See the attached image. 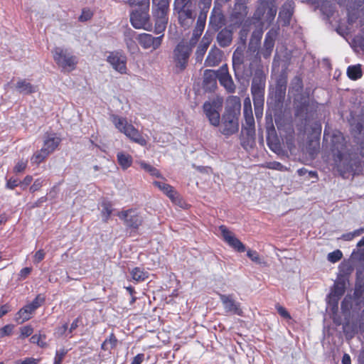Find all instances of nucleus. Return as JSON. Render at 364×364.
Masks as SVG:
<instances>
[{"label":"nucleus","mask_w":364,"mask_h":364,"mask_svg":"<svg viewBox=\"0 0 364 364\" xmlns=\"http://www.w3.org/2000/svg\"><path fill=\"white\" fill-rule=\"evenodd\" d=\"M39 360L34 358H26L23 360H17L16 364H38Z\"/></svg>","instance_id":"63"},{"label":"nucleus","mask_w":364,"mask_h":364,"mask_svg":"<svg viewBox=\"0 0 364 364\" xmlns=\"http://www.w3.org/2000/svg\"><path fill=\"white\" fill-rule=\"evenodd\" d=\"M252 76L251 94L255 117L258 119L262 117L264 102L266 75L263 70V66L257 67Z\"/></svg>","instance_id":"3"},{"label":"nucleus","mask_w":364,"mask_h":364,"mask_svg":"<svg viewBox=\"0 0 364 364\" xmlns=\"http://www.w3.org/2000/svg\"><path fill=\"white\" fill-rule=\"evenodd\" d=\"M267 141L271 149H272L271 144L274 141H277L276 130L272 124L267 127Z\"/></svg>","instance_id":"49"},{"label":"nucleus","mask_w":364,"mask_h":364,"mask_svg":"<svg viewBox=\"0 0 364 364\" xmlns=\"http://www.w3.org/2000/svg\"><path fill=\"white\" fill-rule=\"evenodd\" d=\"M235 77L238 83L247 86L257 67H262L261 63L257 62L244 55L243 51L237 48L232 57Z\"/></svg>","instance_id":"1"},{"label":"nucleus","mask_w":364,"mask_h":364,"mask_svg":"<svg viewBox=\"0 0 364 364\" xmlns=\"http://www.w3.org/2000/svg\"><path fill=\"white\" fill-rule=\"evenodd\" d=\"M223 57V51L218 48L215 46L211 48L208 55L205 60V66L214 67L218 65Z\"/></svg>","instance_id":"27"},{"label":"nucleus","mask_w":364,"mask_h":364,"mask_svg":"<svg viewBox=\"0 0 364 364\" xmlns=\"http://www.w3.org/2000/svg\"><path fill=\"white\" fill-rule=\"evenodd\" d=\"M353 143L360 154L364 157V122L358 120L350 124Z\"/></svg>","instance_id":"9"},{"label":"nucleus","mask_w":364,"mask_h":364,"mask_svg":"<svg viewBox=\"0 0 364 364\" xmlns=\"http://www.w3.org/2000/svg\"><path fill=\"white\" fill-rule=\"evenodd\" d=\"M218 70H205L203 73V89L206 92H213L217 88Z\"/></svg>","instance_id":"20"},{"label":"nucleus","mask_w":364,"mask_h":364,"mask_svg":"<svg viewBox=\"0 0 364 364\" xmlns=\"http://www.w3.org/2000/svg\"><path fill=\"white\" fill-rule=\"evenodd\" d=\"M124 220V225L132 229L136 230L143 223L142 217L134 209L123 210L117 214Z\"/></svg>","instance_id":"10"},{"label":"nucleus","mask_w":364,"mask_h":364,"mask_svg":"<svg viewBox=\"0 0 364 364\" xmlns=\"http://www.w3.org/2000/svg\"><path fill=\"white\" fill-rule=\"evenodd\" d=\"M218 80L228 93L235 92L236 85L229 73L227 64L223 65L218 70Z\"/></svg>","instance_id":"13"},{"label":"nucleus","mask_w":364,"mask_h":364,"mask_svg":"<svg viewBox=\"0 0 364 364\" xmlns=\"http://www.w3.org/2000/svg\"><path fill=\"white\" fill-rule=\"evenodd\" d=\"M343 257V253L341 250H336L332 252H330L328 255V260L332 263L337 262L339 261Z\"/></svg>","instance_id":"54"},{"label":"nucleus","mask_w":364,"mask_h":364,"mask_svg":"<svg viewBox=\"0 0 364 364\" xmlns=\"http://www.w3.org/2000/svg\"><path fill=\"white\" fill-rule=\"evenodd\" d=\"M355 297L357 299L364 298V287L362 286L356 287L354 291Z\"/></svg>","instance_id":"64"},{"label":"nucleus","mask_w":364,"mask_h":364,"mask_svg":"<svg viewBox=\"0 0 364 364\" xmlns=\"http://www.w3.org/2000/svg\"><path fill=\"white\" fill-rule=\"evenodd\" d=\"M131 6H136L135 9H149V0H128Z\"/></svg>","instance_id":"50"},{"label":"nucleus","mask_w":364,"mask_h":364,"mask_svg":"<svg viewBox=\"0 0 364 364\" xmlns=\"http://www.w3.org/2000/svg\"><path fill=\"white\" fill-rule=\"evenodd\" d=\"M212 0H200L198 2V9L200 10L198 16L203 18H207V14L210 10Z\"/></svg>","instance_id":"42"},{"label":"nucleus","mask_w":364,"mask_h":364,"mask_svg":"<svg viewBox=\"0 0 364 364\" xmlns=\"http://www.w3.org/2000/svg\"><path fill=\"white\" fill-rule=\"evenodd\" d=\"M110 118L115 127L122 133H124V130H126L127 127L130 124L127 122L126 118L121 117L116 114L111 115Z\"/></svg>","instance_id":"36"},{"label":"nucleus","mask_w":364,"mask_h":364,"mask_svg":"<svg viewBox=\"0 0 364 364\" xmlns=\"http://www.w3.org/2000/svg\"><path fill=\"white\" fill-rule=\"evenodd\" d=\"M346 291V282L343 279L335 282L331 293L328 296V303L333 308H338V301Z\"/></svg>","instance_id":"16"},{"label":"nucleus","mask_w":364,"mask_h":364,"mask_svg":"<svg viewBox=\"0 0 364 364\" xmlns=\"http://www.w3.org/2000/svg\"><path fill=\"white\" fill-rule=\"evenodd\" d=\"M68 350L63 348L60 350H57L54 359L53 364H61L65 355L67 354Z\"/></svg>","instance_id":"55"},{"label":"nucleus","mask_w":364,"mask_h":364,"mask_svg":"<svg viewBox=\"0 0 364 364\" xmlns=\"http://www.w3.org/2000/svg\"><path fill=\"white\" fill-rule=\"evenodd\" d=\"M267 0H258L259 4V6L257 8L256 11L254 13L253 18L257 21H260L264 16L267 6L264 4Z\"/></svg>","instance_id":"43"},{"label":"nucleus","mask_w":364,"mask_h":364,"mask_svg":"<svg viewBox=\"0 0 364 364\" xmlns=\"http://www.w3.org/2000/svg\"><path fill=\"white\" fill-rule=\"evenodd\" d=\"M224 240L228 243L230 246L234 248L238 252H244L245 246L238 240L225 225H220L219 228Z\"/></svg>","instance_id":"17"},{"label":"nucleus","mask_w":364,"mask_h":364,"mask_svg":"<svg viewBox=\"0 0 364 364\" xmlns=\"http://www.w3.org/2000/svg\"><path fill=\"white\" fill-rule=\"evenodd\" d=\"M117 162L123 170L129 168L133 162L132 156L124 152H118L117 154Z\"/></svg>","instance_id":"33"},{"label":"nucleus","mask_w":364,"mask_h":364,"mask_svg":"<svg viewBox=\"0 0 364 364\" xmlns=\"http://www.w3.org/2000/svg\"><path fill=\"white\" fill-rule=\"evenodd\" d=\"M240 139V144L245 149L252 148L255 144V128L242 127Z\"/></svg>","instance_id":"22"},{"label":"nucleus","mask_w":364,"mask_h":364,"mask_svg":"<svg viewBox=\"0 0 364 364\" xmlns=\"http://www.w3.org/2000/svg\"><path fill=\"white\" fill-rule=\"evenodd\" d=\"M264 4L267 6V8L266 14L263 18L267 23L270 24L274 19V17L277 11V6L275 4V0H267V1H265Z\"/></svg>","instance_id":"32"},{"label":"nucleus","mask_w":364,"mask_h":364,"mask_svg":"<svg viewBox=\"0 0 364 364\" xmlns=\"http://www.w3.org/2000/svg\"><path fill=\"white\" fill-rule=\"evenodd\" d=\"M225 17L223 13L221 6L215 5L209 19V28H211L213 32L218 31L223 26L225 25Z\"/></svg>","instance_id":"14"},{"label":"nucleus","mask_w":364,"mask_h":364,"mask_svg":"<svg viewBox=\"0 0 364 364\" xmlns=\"http://www.w3.org/2000/svg\"><path fill=\"white\" fill-rule=\"evenodd\" d=\"M203 109L210 124L214 127H218L220 122V115L216 110V102H205Z\"/></svg>","instance_id":"18"},{"label":"nucleus","mask_w":364,"mask_h":364,"mask_svg":"<svg viewBox=\"0 0 364 364\" xmlns=\"http://www.w3.org/2000/svg\"><path fill=\"white\" fill-rule=\"evenodd\" d=\"M260 46L249 42L247 49L244 53L247 58L252 59L257 62L261 63L260 60Z\"/></svg>","instance_id":"30"},{"label":"nucleus","mask_w":364,"mask_h":364,"mask_svg":"<svg viewBox=\"0 0 364 364\" xmlns=\"http://www.w3.org/2000/svg\"><path fill=\"white\" fill-rule=\"evenodd\" d=\"M243 105H244L243 114H247V113L252 112L251 101H250V99L249 97H246L244 100Z\"/></svg>","instance_id":"62"},{"label":"nucleus","mask_w":364,"mask_h":364,"mask_svg":"<svg viewBox=\"0 0 364 364\" xmlns=\"http://www.w3.org/2000/svg\"><path fill=\"white\" fill-rule=\"evenodd\" d=\"M27 166V161H24L23 160L19 161L14 168V172L18 173L23 172Z\"/></svg>","instance_id":"59"},{"label":"nucleus","mask_w":364,"mask_h":364,"mask_svg":"<svg viewBox=\"0 0 364 364\" xmlns=\"http://www.w3.org/2000/svg\"><path fill=\"white\" fill-rule=\"evenodd\" d=\"M249 32V26L246 25V23H245L239 32V39L240 43H242L243 45L246 43Z\"/></svg>","instance_id":"52"},{"label":"nucleus","mask_w":364,"mask_h":364,"mask_svg":"<svg viewBox=\"0 0 364 364\" xmlns=\"http://www.w3.org/2000/svg\"><path fill=\"white\" fill-rule=\"evenodd\" d=\"M348 77L353 80H356L362 77V70L360 65H350L347 69Z\"/></svg>","instance_id":"41"},{"label":"nucleus","mask_w":364,"mask_h":364,"mask_svg":"<svg viewBox=\"0 0 364 364\" xmlns=\"http://www.w3.org/2000/svg\"><path fill=\"white\" fill-rule=\"evenodd\" d=\"M139 164L140 165V167L142 169H144L146 172L149 173L150 175L156 176L157 178L161 177V174L160 173L159 171L154 166L144 161H139Z\"/></svg>","instance_id":"45"},{"label":"nucleus","mask_w":364,"mask_h":364,"mask_svg":"<svg viewBox=\"0 0 364 364\" xmlns=\"http://www.w3.org/2000/svg\"><path fill=\"white\" fill-rule=\"evenodd\" d=\"M45 339H46V336L45 335L35 334V335H33L31 337L30 341L32 343L37 344L38 346H39L43 348V347L46 346V343L43 341V340H45Z\"/></svg>","instance_id":"51"},{"label":"nucleus","mask_w":364,"mask_h":364,"mask_svg":"<svg viewBox=\"0 0 364 364\" xmlns=\"http://www.w3.org/2000/svg\"><path fill=\"white\" fill-rule=\"evenodd\" d=\"M112 68L121 74L127 73V57L119 52H111L107 58Z\"/></svg>","instance_id":"15"},{"label":"nucleus","mask_w":364,"mask_h":364,"mask_svg":"<svg viewBox=\"0 0 364 364\" xmlns=\"http://www.w3.org/2000/svg\"><path fill=\"white\" fill-rule=\"evenodd\" d=\"M168 13L166 10L153 9V16L155 18V32L160 33L163 32L168 23Z\"/></svg>","instance_id":"23"},{"label":"nucleus","mask_w":364,"mask_h":364,"mask_svg":"<svg viewBox=\"0 0 364 364\" xmlns=\"http://www.w3.org/2000/svg\"><path fill=\"white\" fill-rule=\"evenodd\" d=\"M304 85L302 79L300 76H295L291 81L289 88V92L301 94L303 90Z\"/></svg>","instance_id":"38"},{"label":"nucleus","mask_w":364,"mask_h":364,"mask_svg":"<svg viewBox=\"0 0 364 364\" xmlns=\"http://www.w3.org/2000/svg\"><path fill=\"white\" fill-rule=\"evenodd\" d=\"M278 35V30L274 28H272L266 33L263 46L260 48V57L262 56L264 59L270 58Z\"/></svg>","instance_id":"11"},{"label":"nucleus","mask_w":364,"mask_h":364,"mask_svg":"<svg viewBox=\"0 0 364 364\" xmlns=\"http://www.w3.org/2000/svg\"><path fill=\"white\" fill-rule=\"evenodd\" d=\"M287 87V77L286 75H281L277 80L275 92L271 97V102H268V104L272 106L275 112H282L286 96Z\"/></svg>","instance_id":"7"},{"label":"nucleus","mask_w":364,"mask_h":364,"mask_svg":"<svg viewBox=\"0 0 364 364\" xmlns=\"http://www.w3.org/2000/svg\"><path fill=\"white\" fill-rule=\"evenodd\" d=\"M102 208L103 220L107 223L112 213V205L109 201L104 200L102 203Z\"/></svg>","instance_id":"44"},{"label":"nucleus","mask_w":364,"mask_h":364,"mask_svg":"<svg viewBox=\"0 0 364 364\" xmlns=\"http://www.w3.org/2000/svg\"><path fill=\"white\" fill-rule=\"evenodd\" d=\"M218 296L223 304L225 312L232 313L238 316H242L243 311L240 308V304L232 299V295L218 294Z\"/></svg>","instance_id":"19"},{"label":"nucleus","mask_w":364,"mask_h":364,"mask_svg":"<svg viewBox=\"0 0 364 364\" xmlns=\"http://www.w3.org/2000/svg\"><path fill=\"white\" fill-rule=\"evenodd\" d=\"M163 35L159 37H154L149 33H143L139 35L138 40L140 45L145 49L152 48L157 49L161 44Z\"/></svg>","instance_id":"21"},{"label":"nucleus","mask_w":364,"mask_h":364,"mask_svg":"<svg viewBox=\"0 0 364 364\" xmlns=\"http://www.w3.org/2000/svg\"><path fill=\"white\" fill-rule=\"evenodd\" d=\"M354 42L364 51V28L362 30V33L360 36L355 37Z\"/></svg>","instance_id":"58"},{"label":"nucleus","mask_w":364,"mask_h":364,"mask_svg":"<svg viewBox=\"0 0 364 364\" xmlns=\"http://www.w3.org/2000/svg\"><path fill=\"white\" fill-rule=\"evenodd\" d=\"M293 15V9L291 5H284L282 10L279 11V17L282 19L284 26L290 23L291 16Z\"/></svg>","instance_id":"35"},{"label":"nucleus","mask_w":364,"mask_h":364,"mask_svg":"<svg viewBox=\"0 0 364 364\" xmlns=\"http://www.w3.org/2000/svg\"><path fill=\"white\" fill-rule=\"evenodd\" d=\"M310 105L309 100L307 97L301 96L300 100L295 107V115L306 122L308 120V112Z\"/></svg>","instance_id":"25"},{"label":"nucleus","mask_w":364,"mask_h":364,"mask_svg":"<svg viewBox=\"0 0 364 364\" xmlns=\"http://www.w3.org/2000/svg\"><path fill=\"white\" fill-rule=\"evenodd\" d=\"M230 26L221 29L217 34L216 41L222 48L230 46L232 42L233 31L230 28Z\"/></svg>","instance_id":"24"},{"label":"nucleus","mask_w":364,"mask_h":364,"mask_svg":"<svg viewBox=\"0 0 364 364\" xmlns=\"http://www.w3.org/2000/svg\"><path fill=\"white\" fill-rule=\"evenodd\" d=\"M195 0H174L173 13L177 15L178 23L184 29L189 28L196 18Z\"/></svg>","instance_id":"4"},{"label":"nucleus","mask_w":364,"mask_h":364,"mask_svg":"<svg viewBox=\"0 0 364 364\" xmlns=\"http://www.w3.org/2000/svg\"><path fill=\"white\" fill-rule=\"evenodd\" d=\"M130 21L134 28L149 30L151 27L149 9H134L130 14Z\"/></svg>","instance_id":"8"},{"label":"nucleus","mask_w":364,"mask_h":364,"mask_svg":"<svg viewBox=\"0 0 364 364\" xmlns=\"http://www.w3.org/2000/svg\"><path fill=\"white\" fill-rule=\"evenodd\" d=\"M247 255L252 261L256 263L261 262L259 254L256 251L248 250Z\"/></svg>","instance_id":"61"},{"label":"nucleus","mask_w":364,"mask_h":364,"mask_svg":"<svg viewBox=\"0 0 364 364\" xmlns=\"http://www.w3.org/2000/svg\"><path fill=\"white\" fill-rule=\"evenodd\" d=\"M136 33L132 31L129 30L125 33V42L127 46V48L132 53H135L138 50V46L136 42L133 40V36Z\"/></svg>","instance_id":"39"},{"label":"nucleus","mask_w":364,"mask_h":364,"mask_svg":"<svg viewBox=\"0 0 364 364\" xmlns=\"http://www.w3.org/2000/svg\"><path fill=\"white\" fill-rule=\"evenodd\" d=\"M212 41L211 35L208 34V31L205 33L204 36L203 37L200 43H199L196 53V63H200L203 60V56L209 47L210 43Z\"/></svg>","instance_id":"26"},{"label":"nucleus","mask_w":364,"mask_h":364,"mask_svg":"<svg viewBox=\"0 0 364 364\" xmlns=\"http://www.w3.org/2000/svg\"><path fill=\"white\" fill-rule=\"evenodd\" d=\"M154 185L158 187L161 191H162L167 196H168L171 199L174 198L175 192L173 188L169 184L161 182V181H154Z\"/></svg>","instance_id":"40"},{"label":"nucleus","mask_w":364,"mask_h":364,"mask_svg":"<svg viewBox=\"0 0 364 364\" xmlns=\"http://www.w3.org/2000/svg\"><path fill=\"white\" fill-rule=\"evenodd\" d=\"M347 8L348 11V22L352 25L356 22V20L359 18L360 26H362L364 24V6L356 10H350L348 6Z\"/></svg>","instance_id":"29"},{"label":"nucleus","mask_w":364,"mask_h":364,"mask_svg":"<svg viewBox=\"0 0 364 364\" xmlns=\"http://www.w3.org/2000/svg\"><path fill=\"white\" fill-rule=\"evenodd\" d=\"M49 154L46 153V151L41 149L39 151H36L33 156L31 159V161L33 164L38 165L42 161H44V159L48 156Z\"/></svg>","instance_id":"47"},{"label":"nucleus","mask_w":364,"mask_h":364,"mask_svg":"<svg viewBox=\"0 0 364 364\" xmlns=\"http://www.w3.org/2000/svg\"><path fill=\"white\" fill-rule=\"evenodd\" d=\"M16 89L23 95H30L36 92V87L26 79L19 80L16 84Z\"/></svg>","instance_id":"31"},{"label":"nucleus","mask_w":364,"mask_h":364,"mask_svg":"<svg viewBox=\"0 0 364 364\" xmlns=\"http://www.w3.org/2000/svg\"><path fill=\"white\" fill-rule=\"evenodd\" d=\"M245 123L242 124V127L245 128H255V119L253 117L252 112L244 114Z\"/></svg>","instance_id":"53"},{"label":"nucleus","mask_w":364,"mask_h":364,"mask_svg":"<svg viewBox=\"0 0 364 364\" xmlns=\"http://www.w3.org/2000/svg\"><path fill=\"white\" fill-rule=\"evenodd\" d=\"M171 0H152L153 9L169 11Z\"/></svg>","instance_id":"48"},{"label":"nucleus","mask_w":364,"mask_h":364,"mask_svg":"<svg viewBox=\"0 0 364 364\" xmlns=\"http://www.w3.org/2000/svg\"><path fill=\"white\" fill-rule=\"evenodd\" d=\"M52 53L55 62L63 71L70 72L75 69L77 63V58L69 53L68 50L56 47Z\"/></svg>","instance_id":"6"},{"label":"nucleus","mask_w":364,"mask_h":364,"mask_svg":"<svg viewBox=\"0 0 364 364\" xmlns=\"http://www.w3.org/2000/svg\"><path fill=\"white\" fill-rule=\"evenodd\" d=\"M45 299L46 298L43 295L38 294L31 304L33 306V308L37 309L44 303Z\"/></svg>","instance_id":"56"},{"label":"nucleus","mask_w":364,"mask_h":364,"mask_svg":"<svg viewBox=\"0 0 364 364\" xmlns=\"http://www.w3.org/2000/svg\"><path fill=\"white\" fill-rule=\"evenodd\" d=\"M241 102L239 97H230L225 107L221 117L220 132L226 136H231L239 130V118L240 116Z\"/></svg>","instance_id":"2"},{"label":"nucleus","mask_w":364,"mask_h":364,"mask_svg":"<svg viewBox=\"0 0 364 364\" xmlns=\"http://www.w3.org/2000/svg\"><path fill=\"white\" fill-rule=\"evenodd\" d=\"M247 2H237L230 16L231 26L240 27L247 15Z\"/></svg>","instance_id":"12"},{"label":"nucleus","mask_w":364,"mask_h":364,"mask_svg":"<svg viewBox=\"0 0 364 364\" xmlns=\"http://www.w3.org/2000/svg\"><path fill=\"white\" fill-rule=\"evenodd\" d=\"M60 139L56 137H48L45 139L43 146L42 147L47 154H51L55 148L58 146Z\"/></svg>","instance_id":"37"},{"label":"nucleus","mask_w":364,"mask_h":364,"mask_svg":"<svg viewBox=\"0 0 364 364\" xmlns=\"http://www.w3.org/2000/svg\"><path fill=\"white\" fill-rule=\"evenodd\" d=\"M332 150L333 151H336L338 155L341 154V151H343L345 146V139L341 135V133L333 134L332 136Z\"/></svg>","instance_id":"34"},{"label":"nucleus","mask_w":364,"mask_h":364,"mask_svg":"<svg viewBox=\"0 0 364 364\" xmlns=\"http://www.w3.org/2000/svg\"><path fill=\"white\" fill-rule=\"evenodd\" d=\"M124 134L130 140L137 143L141 146L146 144V139L141 136V133L132 124H129L127 129L124 130Z\"/></svg>","instance_id":"28"},{"label":"nucleus","mask_w":364,"mask_h":364,"mask_svg":"<svg viewBox=\"0 0 364 364\" xmlns=\"http://www.w3.org/2000/svg\"><path fill=\"white\" fill-rule=\"evenodd\" d=\"M18 186H21L20 181L17 178H11L7 181L6 187L9 189H14Z\"/></svg>","instance_id":"60"},{"label":"nucleus","mask_w":364,"mask_h":364,"mask_svg":"<svg viewBox=\"0 0 364 364\" xmlns=\"http://www.w3.org/2000/svg\"><path fill=\"white\" fill-rule=\"evenodd\" d=\"M14 328V326L11 324H8L0 328V337L3 338L6 336H9Z\"/></svg>","instance_id":"57"},{"label":"nucleus","mask_w":364,"mask_h":364,"mask_svg":"<svg viewBox=\"0 0 364 364\" xmlns=\"http://www.w3.org/2000/svg\"><path fill=\"white\" fill-rule=\"evenodd\" d=\"M131 274L132 276V279L136 282L144 281L148 278V272H144L139 267L134 268Z\"/></svg>","instance_id":"46"},{"label":"nucleus","mask_w":364,"mask_h":364,"mask_svg":"<svg viewBox=\"0 0 364 364\" xmlns=\"http://www.w3.org/2000/svg\"><path fill=\"white\" fill-rule=\"evenodd\" d=\"M194 44L195 43L181 41L173 49V60L175 63V72L176 73L183 72L187 68Z\"/></svg>","instance_id":"5"}]
</instances>
